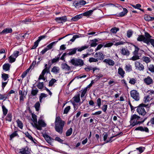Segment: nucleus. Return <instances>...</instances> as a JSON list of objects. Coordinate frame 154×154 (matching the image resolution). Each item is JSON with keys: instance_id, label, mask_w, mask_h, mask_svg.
<instances>
[{"instance_id": "nucleus-1", "label": "nucleus", "mask_w": 154, "mask_h": 154, "mask_svg": "<svg viewBox=\"0 0 154 154\" xmlns=\"http://www.w3.org/2000/svg\"><path fill=\"white\" fill-rule=\"evenodd\" d=\"M55 123V130L60 134H62L63 133L65 122L61 120L60 116H58L56 118Z\"/></svg>"}, {"instance_id": "nucleus-2", "label": "nucleus", "mask_w": 154, "mask_h": 154, "mask_svg": "<svg viewBox=\"0 0 154 154\" xmlns=\"http://www.w3.org/2000/svg\"><path fill=\"white\" fill-rule=\"evenodd\" d=\"M134 46L135 48V50L133 52V56L130 59V60L133 61H135L140 59V57L141 56V54L140 53H138L139 51H140L144 52V51L140 49L137 46L135 45H134Z\"/></svg>"}, {"instance_id": "nucleus-3", "label": "nucleus", "mask_w": 154, "mask_h": 154, "mask_svg": "<svg viewBox=\"0 0 154 154\" xmlns=\"http://www.w3.org/2000/svg\"><path fill=\"white\" fill-rule=\"evenodd\" d=\"M148 106V104L146 105L143 103L140 104L138 106L137 111L139 115L144 116L146 113L144 107H147Z\"/></svg>"}, {"instance_id": "nucleus-4", "label": "nucleus", "mask_w": 154, "mask_h": 154, "mask_svg": "<svg viewBox=\"0 0 154 154\" xmlns=\"http://www.w3.org/2000/svg\"><path fill=\"white\" fill-rule=\"evenodd\" d=\"M70 62L73 65L77 66H82L84 64L83 61L79 58H73L71 60Z\"/></svg>"}, {"instance_id": "nucleus-5", "label": "nucleus", "mask_w": 154, "mask_h": 154, "mask_svg": "<svg viewBox=\"0 0 154 154\" xmlns=\"http://www.w3.org/2000/svg\"><path fill=\"white\" fill-rule=\"evenodd\" d=\"M38 123V124H37V123L36 124H33V123H31V124L33 127L35 128L38 130H42V127H45L46 126V124L42 119L39 120Z\"/></svg>"}, {"instance_id": "nucleus-6", "label": "nucleus", "mask_w": 154, "mask_h": 154, "mask_svg": "<svg viewBox=\"0 0 154 154\" xmlns=\"http://www.w3.org/2000/svg\"><path fill=\"white\" fill-rule=\"evenodd\" d=\"M88 46H84L81 47L80 48H75L73 49H69L70 51L68 53H67L68 55H71L75 54L77 50L78 51L81 52L82 51L88 48Z\"/></svg>"}, {"instance_id": "nucleus-7", "label": "nucleus", "mask_w": 154, "mask_h": 154, "mask_svg": "<svg viewBox=\"0 0 154 154\" xmlns=\"http://www.w3.org/2000/svg\"><path fill=\"white\" fill-rule=\"evenodd\" d=\"M131 96L136 101L139 100L140 97L139 93L136 90H133L130 92Z\"/></svg>"}, {"instance_id": "nucleus-8", "label": "nucleus", "mask_w": 154, "mask_h": 154, "mask_svg": "<svg viewBox=\"0 0 154 154\" xmlns=\"http://www.w3.org/2000/svg\"><path fill=\"white\" fill-rule=\"evenodd\" d=\"M55 20L59 23H63L67 21V18L66 16H64L60 17H56L55 19Z\"/></svg>"}, {"instance_id": "nucleus-9", "label": "nucleus", "mask_w": 154, "mask_h": 154, "mask_svg": "<svg viewBox=\"0 0 154 154\" xmlns=\"http://www.w3.org/2000/svg\"><path fill=\"white\" fill-rule=\"evenodd\" d=\"M43 137L47 142L51 145L53 146L52 143L53 142L54 139L49 136L47 134H43Z\"/></svg>"}, {"instance_id": "nucleus-10", "label": "nucleus", "mask_w": 154, "mask_h": 154, "mask_svg": "<svg viewBox=\"0 0 154 154\" xmlns=\"http://www.w3.org/2000/svg\"><path fill=\"white\" fill-rule=\"evenodd\" d=\"M104 55L103 54L102 52H99L96 53L95 55V57L97 59V60H102L104 58Z\"/></svg>"}, {"instance_id": "nucleus-11", "label": "nucleus", "mask_w": 154, "mask_h": 154, "mask_svg": "<svg viewBox=\"0 0 154 154\" xmlns=\"http://www.w3.org/2000/svg\"><path fill=\"white\" fill-rule=\"evenodd\" d=\"M147 39L145 38V37L143 35H139L138 37L137 38V40L140 42L143 41L144 43L146 44L148 42Z\"/></svg>"}, {"instance_id": "nucleus-12", "label": "nucleus", "mask_w": 154, "mask_h": 154, "mask_svg": "<svg viewBox=\"0 0 154 154\" xmlns=\"http://www.w3.org/2000/svg\"><path fill=\"white\" fill-rule=\"evenodd\" d=\"M29 149V148L26 147L20 149V151L19 153L21 154H29L30 152Z\"/></svg>"}, {"instance_id": "nucleus-13", "label": "nucleus", "mask_w": 154, "mask_h": 154, "mask_svg": "<svg viewBox=\"0 0 154 154\" xmlns=\"http://www.w3.org/2000/svg\"><path fill=\"white\" fill-rule=\"evenodd\" d=\"M135 131H145L148 133L149 132L148 128L146 127L143 128L142 126H139L136 128L134 130Z\"/></svg>"}, {"instance_id": "nucleus-14", "label": "nucleus", "mask_w": 154, "mask_h": 154, "mask_svg": "<svg viewBox=\"0 0 154 154\" xmlns=\"http://www.w3.org/2000/svg\"><path fill=\"white\" fill-rule=\"evenodd\" d=\"M119 7H121L123 8V11L119 13L117 16L119 17H122L126 15L128 12V10L125 8H123L120 5H119Z\"/></svg>"}, {"instance_id": "nucleus-15", "label": "nucleus", "mask_w": 154, "mask_h": 154, "mask_svg": "<svg viewBox=\"0 0 154 154\" xmlns=\"http://www.w3.org/2000/svg\"><path fill=\"white\" fill-rule=\"evenodd\" d=\"M12 32V30L11 28H7L4 29L2 32H0V33L2 35H4L8 33H11Z\"/></svg>"}, {"instance_id": "nucleus-16", "label": "nucleus", "mask_w": 154, "mask_h": 154, "mask_svg": "<svg viewBox=\"0 0 154 154\" xmlns=\"http://www.w3.org/2000/svg\"><path fill=\"white\" fill-rule=\"evenodd\" d=\"M135 65L136 67L140 71L143 70L144 69L143 66L140 62H135Z\"/></svg>"}, {"instance_id": "nucleus-17", "label": "nucleus", "mask_w": 154, "mask_h": 154, "mask_svg": "<svg viewBox=\"0 0 154 154\" xmlns=\"http://www.w3.org/2000/svg\"><path fill=\"white\" fill-rule=\"evenodd\" d=\"M103 62L111 66H113L115 64L114 61L111 59H105L103 61Z\"/></svg>"}, {"instance_id": "nucleus-18", "label": "nucleus", "mask_w": 154, "mask_h": 154, "mask_svg": "<svg viewBox=\"0 0 154 154\" xmlns=\"http://www.w3.org/2000/svg\"><path fill=\"white\" fill-rule=\"evenodd\" d=\"M121 53L123 55L128 56L130 52L127 48H123L121 50Z\"/></svg>"}, {"instance_id": "nucleus-19", "label": "nucleus", "mask_w": 154, "mask_h": 154, "mask_svg": "<svg viewBox=\"0 0 154 154\" xmlns=\"http://www.w3.org/2000/svg\"><path fill=\"white\" fill-rule=\"evenodd\" d=\"M83 17L82 14H80L76 15L74 17H72L71 19V21H76L79 19L82 18Z\"/></svg>"}, {"instance_id": "nucleus-20", "label": "nucleus", "mask_w": 154, "mask_h": 154, "mask_svg": "<svg viewBox=\"0 0 154 154\" xmlns=\"http://www.w3.org/2000/svg\"><path fill=\"white\" fill-rule=\"evenodd\" d=\"M144 82L147 85H149L152 83L153 80L150 77L148 76L144 79Z\"/></svg>"}, {"instance_id": "nucleus-21", "label": "nucleus", "mask_w": 154, "mask_h": 154, "mask_svg": "<svg viewBox=\"0 0 154 154\" xmlns=\"http://www.w3.org/2000/svg\"><path fill=\"white\" fill-rule=\"evenodd\" d=\"M97 9L94 8L92 10H90L89 11H86L84 13H83L82 14L83 16H90L92 15V13L93 12V11L96 9Z\"/></svg>"}, {"instance_id": "nucleus-22", "label": "nucleus", "mask_w": 154, "mask_h": 154, "mask_svg": "<svg viewBox=\"0 0 154 154\" xmlns=\"http://www.w3.org/2000/svg\"><path fill=\"white\" fill-rule=\"evenodd\" d=\"M62 68L63 69L69 71L71 70L70 67L66 63H62L61 65Z\"/></svg>"}, {"instance_id": "nucleus-23", "label": "nucleus", "mask_w": 154, "mask_h": 154, "mask_svg": "<svg viewBox=\"0 0 154 154\" xmlns=\"http://www.w3.org/2000/svg\"><path fill=\"white\" fill-rule=\"evenodd\" d=\"M10 65L8 63H5L3 66V69L5 71H7L10 69Z\"/></svg>"}, {"instance_id": "nucleus-24", "label": "nucleus", "mask_w": 154, "mask_h": 154, "mask_svg": "<svg viewBox=\"0 0 154 154\" xmlns=\"http://www.w3.org/2000/svg\"><path fill=\"white\" fill-rule=\"evenodd\" d=\"M59 70L60 69L58 67L54 66L52 68L51 72L55 74H57L59 72Z\"/></svg>"}, {"instance_id": "nucleus-25", "label": "nucleus", "mask_w": 154, "mask_h": 154, "mask_svg": "<svg viewBox=\"0 0 154 154\" xmlns=\"http://www.w3.org/2000/svg\"><path fill=\"white\" fill-rule=\"evenodd\" d=\"M130 126L131 127H134V126L137 125V120L131 119V120L130 121Z\"/></svg>"}, {"instance_id": "nucleus-26", "label": "nucleus", "mask_w": 154, "mask_h": 154, "mask_svg": "<svg viewBox=\"0 0 154 154\" xmlns=\"http://www.w3.org/2000/svg\"><path fill=\"white\" fill-rule=\"evenodd\" d=\"M118 73L122 77H124V74H125V72L122 69L121 67H119L118 69Z\"/></svg>"}, {"instance_id": "nucleus-27", "label": "nucleus", "mask_w": 154, "mask_h": 154, "mask_svg": "<svg viewBox=\"0 0 154 154\" xmlns=\"http://www.w3.org/2000/svg\"><path fill=\"white\" fill-rule=\"evenodd\" d=\"M32 120L34 122L33 124H36L37 122V116L35 114L33 113L32 114Z\"/></svg>"}, {"instance_id": "nucleus-28", "label": "nucleus", "mask_w": 154, "mask_h": 154, "mask_svg": "<svg viewBox=\"0 0 154 154\" xmlns=\"http://www.w3.org/2000/svg\"><path fill=\"white\" fill-rule=\"evenodd\" d=\"M125 70L126 72H130L132 70L131 66L130 64L126 65Z\"/></svg>"}, {"instance_id": "nucleus-29", "label": "nucleus", "mask_w": 154, "mask_h": 154, "mask_svg": "<svg viewBox=\"0 0 154 154\" xmlns=\"http://www.w3.org/2000/svg\"><path fill=\"white\" fill-rule=\"evenodd\" d=\"M74 101L76 103H79L80 101V94H79L75 96L73 98Z\"/></svg>"}, {"instance_id": "nucleus-30", "label": "nucleus", "mask_w": 154, "mask_h": 154, "mask_svg": "<svg viewBox=\"0 0 154 154\" xmlns=\"http://www.w3.org/2000/svg\"><path fill=\"white\" fill-rule=\"evenodd\" d=\"M25 134L26 137H28L32 141L34 142V143H36L34 141L32 137L30 135V134L28 132H25Z\"/></svg>"}, {"instance_id": "nucleus-31", "label": "nucleus", "mask_w": 154, "mask_h": 154, "mask_svg": "<svg viewBox=\"0 0 154 154\" xmlns=\"http://www.w3.org/2000/svg\"><path fill=\"white\" fill-rule=\"evenodd\" d=\"M2 108L3 112V116L5 117L7 114L8 110L6 108L4 105H3L2 106Z\"/></svg>"}, {"instance_id": "nucleus-32", "label": "nucleus", "mask_w": 154, "mask_h": 154, "mask_svg": "<svg viewBox=\"0 0 154 154\" xmlns=\"http://www.w3.org/2000/svg\"><path fill=\"white\" fill-rule=\"evenodd\" d=\"M12 115L11 113H9L5 118L6 120L9 122H11L12 120Z\"/></svg>"}, {"instance_id": "nucleus-33", "label": "nucleus", "mask_w": 154, "mask_h": 154, "mask_svg": "<svg viewBox=\"0 0 154 154\" xmlns=\"http://www.w3.org/2000/svg\"><path fill=\"white\" fill-rule=\"evenodd\" d=\"M38 90L37 88H36L35 89H34L33 88L31 91V94L33 96H36L38 93Z\"/></svg>"}, {"instance_id": "nucleus-34", "label": "nucleus", "mask_w": 154, "mask_h": 154, "mask_svg": "<svg viewBox=\"0 0 154 154\" xmlns=\"http://www.w3.org/2000/svg\"><path fill=\"white\" fill-rule=\"evenodd\" d=\"M55 140L56 141H57L58 142H60V143H63L66 145H68V144L67 143H63V140L61 139L59 137H56L55 139Z\"/></svg>"}, {"instance_id": "nucleus-35", "label": "nucleus", "mask_w": 154, "mask_h": 154, "mask_svg": "<svg viewBox=\"0 0 154 154\" xmlns=\"http://www.w3.org/2000/svg\"><path fill=\"white\" fill-rule=\"evenodd\" d=\"M17 124L18 126L20 129H22L23 126V125L22 122L19 119H18L17 121Z\"/></svg>"}, {"instance_id": "nucleus-36", "label": "nucleus", "mask_w": 154, "mask_h": 154, "mask_svg": "<svg viewBox=\"0 0 154 154\" xmlns=\"http://www.w3.org/2000/svg\"><path fill=\"white\" fill-rule=\"evenodd\" d=\"M142 60L146 63H149L151 61L150 58L147 57H142Z\"/></svg>"}, {"instance_id": "nucleus-37", "label": "nucleus", "mask_w": 154, "mask_h": 154, "mask_svg": "<svg viewBox=\"0 0 154 154\" xmlns=\"http://www.w3.org/2000/svg\"><path fill=\"white\" fill-rule=\"evenodd\" d=\"M2 78L4 81H5L9 78V75L4 73L2 75Z\"/></svg>"}, {"instance_id": "nucleus-38", "label": "nucleus", "mask_w": 154, "mask_h": 154, "mask_svg": "<svg viewBox=\"0 0 154 154\" xmlns=\"http://www.w3.org/2000/svg\"><path fill=\"white\" fill-rule=\"evenodd\" d=\"M42 72V74H45L46 73L50 74V69L48 67L45 68L43 70Z\"/></svg>"}, {"instance_id": "nucleus-39", "label": "nucleus", "mask_w": 154, "mask_h": 154, "mask_svg": "<svg viewBox=\"0 0 154 154\" xmlns=\"http://www.w3.org/2000/svg\"><path fill=\"white\" fill-rule=\"evenodd\" d=\"M57 42L58 41H57L52 42V43H51L48 45L47 46V48L48 49V50L51 49L54 45L56 44Z\"/></svg>"}, {"instance_id": "nucleus-40", "label": "nucleus", "mask_w": 154, "mask_h": 154, "mask_svg": "<svg viewBox=\"0 0 154 154\" xmlns=\"http://www.w3.org/2000/svg\"><path fill=\"white\" fill-rule=\"evenodd\" d=\"M119 30V28H116V27H114L112 28L111 30V32L114 34L116 33V32Z\"/></svg>"}, {"instance_id": "nucleus-41", "label": "nucleus", "mask_w": 154, "mask_h": 154, "mask_svg": "<svg viewBox=\"0 0 154 154\" xmlns=\"http://www.w3.org/2000/svg\"><path fill=\"white\" fill-rule=\"evenodd\" d=\"M40 103L38 101L35 104L34 107L35 108L36 110L38 111L39 110V109L40 107Z\"/></svg>"}, {"instance_id": "nucleus-42", "label": "nucleus", "mask_w": 154, "mask_h": 154, "mask_svg": "<svg viewBox=\"0 0 154 154\" xmlns=\"http://www.w3.org/2000/svg\"><path fill=\"white\" fill-rule=\"evenodd\" d=\"M72 128H70L66 132V136H69L72 133Z\"/></svg>"}, {"instance_id": "nucleus-43", "label": "nucleus", "mask_w": 154, "mask_h": 154, "mask_svg": "<svg viewBox=\"0 0 154 154\" xmlns=\"http://www.w3.org/2000/svg\"><path fill=\"white\" fill-rule=\"evenodd\" d=\"M47 96V95L45 93H42L41 94L40 96H39V101L41 103L42 99L44 97H46Z\"/></svg>"}, {"instance_id": "nucleus-44", "label": "nucleus", "mask_w": 154, "mask_h": 154, "mask_svg": "<svg viewBox=\"0 0 154 154\" xmlns=\"http://www.w3.org/2000/svg\"><path fill=\"white\" fill-rule=\"evenodd\" d=\"M149 41L148 40V42L146 43V44L147 45H149L150 43L153 47H154V39L151 38L149 39Z\"/></svg>"}, {"instance_id": "nucleus-45", "label": "nucleus", "mask_w": 154, "mask_h": 154, "mask_svg": "<svg viewBox=\"0 0 154 154\" xmlns=\"http://www.w3.org/2000/svg\"><path fill=\"white\" fill-rule=\"evenodd\" d=\"M56 82V80L54 79H52L49 82L48 86L49 87L52 86Z\"/></svg>"}, {"instance_id": "nucleus-46", "label": "nucleus", "mask_w": 154, "mask_h": 154, "mask_svg": "<svg viewBox=\"0 0 154 154\" xmlns=\"http://www.w3.org/2000/svg\"><path fill=\"white\" fill-rule=\"evenodd\" d=\"M142 119L140 116L137 115L136 114H134L131 116V119Z\"/></svg>"}, {"instance_id": "nucleus-47", "label": "nucleus", "mask_w": 154, "mask_h": 154, "mask_svg": "<svg viewBox=\"0 0 154 154\" xmlns=\"http://www.w3.org/2000/svg\"><path fill=\"white\" fill-rule=\"evenodd\" d=\"M8 98L7 96L5 94H0V100H5Z\"/></svg>"}, {"instance_id": "nucleus-48", "label": "nucleus", "mask_w": 154, "mask_h": 154, "mask_svg": "<svg viewBox=\"0 0 154 154\" xmlns=\"http://www.w3.org/2000/svg\"><path fill=\"white\" fill-rule=\"evenodd\" d=\"M87 88H85L84 89V90H83V91H82V94L81 95V98H82V97H84V96L85 94L87 92Z\"/></svg>"}, {"instance_id": "nucleus-49", "label": "nucleus", "mask_w": 154, "mask_h": 154, "mask_svg": "<svg viewBox=\"0 0 154 154\" xmlns=\"http://www.w3.org/2000/svg\"><path fill=\"white\" fill-rule=\"evenodd\" d=\"M38 88L39 89H42L44 87V83L43 82H39L37 85Z\"/></svg>"}, {"instance_id": "nucleus-50", "label": "nucleus", "mask_w": 154, "mask_h": 154, "mask_svg": "<svg viewBox=\"0 0 154 154\" xmlns=\"http://www.w3.org/2000/svg\"><path fill=\"white\" fill-rule=\"evenodd\" d=\"M149 70L152 73L154 72V66L153 65L151 64L149 66L148 68Z\"/></svg>"}, {"instance_id": "nucleus-51", "label": "nucleus", "mask_w": 154, "mask_h": 154, "mask_svg": "<svg viewBox=\"0 0 154 154\" xmlns=\"http://www.w3.org/2000/svg\"><path fill=\"white\" fill-rule=\"evenodd\" d=\"M59 59H60L57 57H55L51 60V63L53 64L54 63H56L58 62Z\"/></svg>"}, {"instance_id": "nucleus-52", "label": "nucleus", "mask_w": 154, "mask_h": 154, "mask_svg": "<svg viewBox=\"0 0 154 154\" xmlns=\"http://www.w3.org/2000/svg\"><path fill=\"white\" fill-rule=\"evenodd\" d=\"M18 135V134L17 133V131H15L12 134H11L10 136V140H11L12 138Z\"/></svg>"}, {"instance_id": "nucleus-53", "label": "nucleus", "mask_w": 154, "mask_h": 154, "mask_svg": "<svg viewBox=\"0 0 154 154\" xmlns=\"http://www.w3.org/2000/svg\"><path fill=\"white\" fill-rule=\"evenodd\" d=\"M145 38H147L148 40L149 41V39H151V38L152 37L147 32H145Z\"/></svg>"}, {"instance_id": "nucleus-54", "label": "nucleus", "mask_w": 154, "mask_h": 154, "mask_svg": "<svg viewBox=\"0 0 154 154\" xmlns=\"http://www.w3.org/2000/svg\"><path fill=\"white\" fill-rule=\"evenodd\" d=\"M70 109V106H68L65 108L64 110L63 114H67Z\"/></svg>"}, {"instance_id": "nucleus-55", "label": "nucleus", "mask_w": 154, "mask_h": 154, "mask_svg": "<svg viewBox=\"0 0 154 154\" xmlns=\"http://www.w3.org/2000/svg\"><path fill=\"white\" fill-rule=\"evenodd\" d=\"M131 5L135 8L139 9V8L141 7V5L139 4H136L134 5L133 4H131Z\"/></svg>"}, {"instance_id": "nucleus-56", "label": "nucleus", "mask_w": 154, "mask_h": 154, "mask_svg": "<svg viewBox=\"0 0 154 154\" xmlns=\"http://www.w3.org/2000/svg\"><path fill=\"white\" fill-rule=\"evenodd\" d=\"M9 63H11L14 62L15 61V60H16V58L13 57L12 56H10L9 57Z\"/></svg>"}, {"instance_id": "nucleus-57", "label": "nucleus", "mask_w": 154, "mask_h": 154, "mask_svg": "<svg viewBox=\"0 0 154 154\" xmlns=\"http://www.w3.org/2000/svg\"><path fill=\"white\" fill-rule=\"evenodd\" d=\"M80 37V36L79 35H74L72 37V38L70 40V41H71L72 42H73L75 39H76V38H79Z\"/></svg>"}, {"instance_id": "nucleus-58", "label": "nucleus", "mask_w": 154, "mask_h": 154, "mask_svg": "<svg viewBox=\"0 0 154 154\" xmlns=\"http://www.w3.org/2000/svg\"><path fill=\"white\" fill-rule=\"evenodd\" d=\"M89 61L90 63L97 62L98 61V60L97 59H95L93 57H90L89 59Z\"/></svg>"}, {"instance_id": "nucleus-59", "label": "nucleus", "mask_w": 154, "mask_h": 154, "mask_svg": "<svg viewBox=\"0 0 154 154\" xmlns=\"http://www.w3.org/2000/svg\"><path fill=\"white\" fill-rule=\"evenodd\" d=\"M133 32L131 30H129L127 32V36L128 38H130L132 35Z\"/></svg>"}, {"instance_id": "nucleus-60", "label": "nucleus", "mask_w": 154, "mask_h": 154, "mask_svg": "<svg viewBox=\"0 0 154 154\" xmlns=\"http://www.w3.org/2000/svg\"><path fill=\"white\" fill-rule=\"evenodd\" d=\"M136 82V80L134 78L130 79L129 81V83L131 84L134 85Z\"/></svg>"}, {"instance_id": "nucleus-61", "label": "nucleus", "mask_w": 154, "mask_h": 154, "mask_svg": "<svg viewBox=\"0 0 154 154\" xmlns=\"http://www.w3.org/2000/svg\"><path fill=\"white\" fill-rule=\"evenodd\" d=\"M105 44V43H103V44H100L99 45L97 46L96 49L95 51H97V50L100 49L102 47L104 46V44Z\"/></svg>"}, {"instance_id": "nucleus-62", "label": "nucleus", "mask_w": 154, "mask_h": 154, "mask_svg": "<svg viewBox=\"0 0 154 154\" xmlns=\"http://www.w3.org/2000/svg\"><path fill=\"white\" fill-rule=\"evenodd\" d=\"M107 105H104L102 107V110L104 112H106L107 110Z\"/></svg>"}, {"instance_id": "nucleus-63", "label": "nucleus", "mask_w": 154, "mask_h": 154, "mask_svg": "<svg viewBox=\"0 0 154 154\" xmlns=\"http://www.w3.org/2000/svg\"><path fill=\"white\" fill-rule=\"evenodd\" d=\"M150 17L148 15H146L144 17L145 20L147 21L151 20Z\"/></svg>"}, {"instance_id": "nucleus-64", "label": "nucleus", "mask_w": 154, "mask_h": 154, "mask_svg": "<svg viewBox=\"0 0 154 154\" xmlns=\"http://www.w3.org/2000/svg\"><path fill=\"white\" fill-rule=\"evenodd\" d=\"M19 51H17L14 52L13 55L16 58H17L19 56Z\"/></svg>"}]
</instances>
